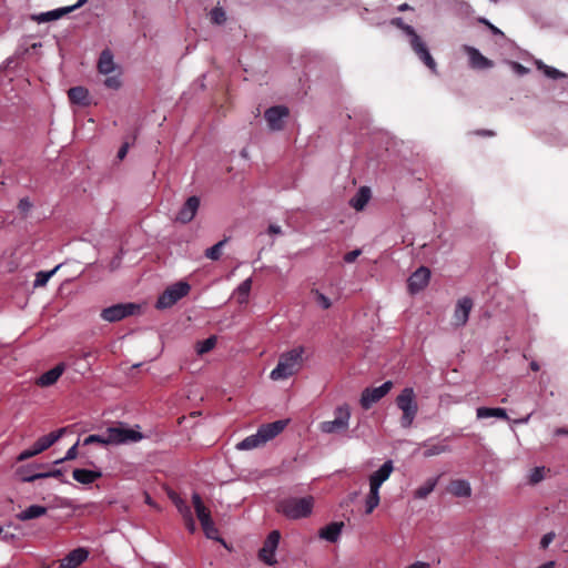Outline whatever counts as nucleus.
<instances>
[{
    "label": "nucleus",
    "mask_w": 568,
    "mask_h": 568,
    "mask_svg": "<svg viewBox=\"0 0 568 568\" xmlns=\"http://www.w3.org/2000/svg\"><path fill=\"white\" fill-rule=\"evenodd\" d=\"M311 293L314 295L315 302L323 308L327 310L332 306L331 300L321 293L318 290H312Z\"/></svg>",
    "instance_id": "37998d69"
},
{
    "label": "nucleus",
    "mask_w": 568,
    "mask_h": 568,
    "mask_svg": "<svg viewBox=\"0 0 568 568\" xmlns=\"http://www.w3.org/2000/svg\"><path fill=\"white\" fill-rule=\"evenodd\" d=\"M192 503L200 523L210 520L211 511L204 506L201 496L197 493L192 495Z\"/></svg>",
    "instance_id": "cd10ccee"
},
{
    "label": "nucleus",
    "mask_w": 568,
    "mask_h": 568,
    "mask_svg": "<svg viewBox=\"0 0 568 568\" xmlns=\"http://www.w3.org/2000/svg\"><path fill=\"white\" fill-rule=\"evenodd\" d=\"M211 21L215 24H223L226 21V13L223 8L215 7L210 12Z\"/></svg>",
    "instance_id": "a19ab883"
},
{
    "label": "nucleus",
    "mask_w": 568,
    "mask_h": 568,
    "mask_svg": "<svg viewBox=\"0 0 568 568\" xmlns=\"http://www.w3.org/2000/svg\"><path fill=\"white\" fill-rule=\"evenodd\" d=\"M264 444H265V442L262 437V433H260L257 430L256 434L247 436L242 442H240L236 447L242 450H248V449L260 447Z\"/></svg>",
    "instance_id": "c756f323"
},
{
    "label": "nucleus",
    "mask_w": 568,
    "mask_h": 568,
    "mask_svg": "<svg viewBox=\"0 0 568 568\" xmlns=\"http://www.w3.org/2000/svg\"><path fill=\"white\" fill-rule=\"evenodd\" d=\"M145 503L152 507H156L155 503L152 500L151 496L145 493Z\"/></svg>",
    "instance_id": "69168bd1"
},
{
    "label": "nucleus",
    "mask_w": 568,
    "mask_h": 568,
    "mask_svg": "<svg viewBox=\"0 0 568 568\" xmlns=\"http://www.w3.org/2000/svg\"><path fill=\"white\" fill-rule=\"evenodd\" d=\"M379 489L373 486H369V493L365 500V514H372L375 508L379 505Z\"/></svg>",
    "instance_id": "2f4dec72"
},
{
    "label": "nucleus",
    "mask_w": 568,
    "mask_h": 568,
    "mask_svg": "<svg viewBox=\"0 0 568 568\" xmlns=\"http://www.w3.org/2000/svg\"><path fill=\"white\" fill-rule=\"evenodd\" d=\"M199 207L200 199L195 195L190 196L178 212L175 220L183 224L191 222L194 219Z\"/></svg>",
    "instance_id": "4468645a"
},
{
    "label": "nucleus",
    "mask_w": 568,
    "mask_h": 568,
    "mask_svg": "<svg viewBox=\"0 0 568 568\" xmlns=\"http://www.w3.org/2000/svg\"><path fill=\"white\" fill-rule=\"evenodd\" d=\"M216 345V337L210 336L206 339L197 343L196 352L199 355H203L212 351Z\"/></svg>",
    "instance_id": "4c0bfd02"
},
{
    "label": "nucleus",
    "mask_w": 568,
    "mask_h": 568,
    "mask_svg": "<svg viewBox=\"0 0 568 568\" xmlns=\"http://www.w3.org/2000/svg\"><path fill=\"white\" fill-rule=\"evenodd\" d=\"M481 23H484L485 26L488 27V29L494 33V34H501L503 36V32L497 28L495 27L494 24H491L487 19H480L479 20Z\"/></svg>",
    "instance_id": "4d7b16f0"
},
{
    "label": "nucleus",
    "mask_w": 568,
    "mask_h": 568,
    "mask_svg": "<svg viewBox=\"0 0 568 568\" xmlns=\"http://www.w3.org/2000/svg\"><path fill=\"white\" fill-rule=\"evenodd\" d=\"M73 479L83 485H90L102 477V473L84 468H75L72 471Z\"/></svg>",
    "instance_id": "4be33fe9"
},
{
    "label": "nucleus",
    "mask_w": 568,
    "mask_h": 568,
    "mask_svg": "<svg viewBox=\"0 0 568 568\" xmlns=\"http://www.w3.org/2000/svg\"><path fill=\"white\" fill-rule=\"evenodd\" d=\"M65 365L60 363L55 365L53 368L43 373L36 382V384L40 387H48L57 383L60 376L63 374Z\"/></svg>",
    "instance_id": "6ab92c4d"
},
{
    "label": "nucleus",
    "mask_w": 568,
    "mask_h": 568,
    "mask_svg": "<svg viewBox=\"0 0 568 568\" xmlns=\"http://www.w3.org/2000/svg\"><path fill=\"white\" fill-rule=\"evenodd\" d=\"M394 470V465L392 460L385 462L379 469L374 471L369 476V486L381 488V486L389 478Z\"/></svg>",
    "instance_id": "f3484780"
},
{
    "label": "nucleus",
    "mask_w": 568,
    "mask_h": 568,
    "mask_svg": "<svg viewBox=\"0 0 568 568\" xmlns=\"http://www.w3.org/2000/svg\"><path fill=\"white\" fill-rule=\"evenodd\" d=\"M59 267L58 265L49 272H38L34 280V287L44 286Z\"/></svg>",
    "instance_id": "ea45409f"
},
{
    "label": "nucleus",
    "mask_w": 568,
    "mask_h": 568,
    "mask_svg": "<svg viewBox=\"0 0 568 568\" xmlns=\"http://www.w3.org/2000/svg\"><path fill=\"white\" fill-rule=\"evenodd\" d=\"M171 498L173 499L179 511L181 513L183 519L185 518L186 515H192L191 508L181 498L173 496H171Z\"/></svg>",
    "instance_id": "a18cd8bd"
},
{
    "label": "nucleus",
    "mask_w": 568,
    "mask_h": 568,
    "mask_svg": "<svg viewBox=\"0 0 568 568\" xmlns=\"http://www.w3.org/2000/svg\"><path fill=\"white\" fill-rule=\"evenodd\" d=\"M183 520H184L186 529L191 534H193L196 530V526H195V521H194L193 515H186Z\"/></svg>",
    "instance_id": "864d4df0"
},
{
    "label": "nucleus",
    "mask_w": 568,
    "mask_h": 568,
    "mask_svg": "<svg viewBox=\"0 0 568 568\" xmlns=\"http://www.w3.org/2000/svg\"><path fill=\"white\" fill-rule=\"evenodd\" d=\"M477 134L483 135V136H494L495 135V133L490 130L478 131Z\"/></svg>",
    "instance_id": "0e129e2a"
},
{
    "label": "nucleus",
    "mask_w": 568,
    "mask_h": 568,
    "mask_svg": "<svg viewBox=\"0 0 568 568\" xmlns=\"http://www.w3.org/2000/svg\"><path fill=\"white\" fill-rule=\"evenodd\" d=\"M267 232H268V234H281L282 230H281V226L271 224L267 229Z\"/></svg>",
    "instance_id": "052dcab7"
},
{
    "label": "nucleus",
    "mask_w": 568,
    "mask_h": 568,
    "mask_svg": "<svg viewBox=\"0 0 568 568\" xmlns=\"http://www.w3.org/2000/svg\"><path fill=\"white\" fill-rule=\"evenodd\" d=\"M45 513H47V508L44 506L32 505V506L28 507L26 510L19 513L17 515V518L19 520L26 521V520H30V519H34V518L41 517Z\"/></svg>",
    "instance_id": "7c9ffc66"
},
{
    "label": "nucleus",
    "mask_w": 568,
    "mask_h": 568,
    "mask_svg": "<svg viewBox=\"0 0 568 568\" xmlns=\"http://www.w3.org/2000/svg\"><path fill=\"white\" fill-rule=\"evenodd\" d=\"M98 70L102 74H109L115 70L113 54L109 49H104L101 52L98 61Z\"/></svg>",
    "instance_id": "393cba45"
},
{
    "label": "nucleus",
    "mask_w": 568,
    "mask_h": 568,
    "mask_svg": "<svg viewBox=\"0 0 568 568\" xmlns=\"http://www.w3.org/2000/svg\"><path fill=\"white\" fill-rule=\"evenodd\" d=\"M225 243H226V240H222V241L217 242L216 244H214L213 246L209 247L204 253L205 257H207L212 261H217L222 255V248L225 245Z\"/></svg>",
    "instance_id": "c9c22d12"
},
{
    "label": "nucleus",
    "mask_w": 568,
    "mask_h": 568,
    "mask_svg": "<svg viewBox=\"0 0 568 568\" xmlns=\"http://www.w3.org/2000/svg\"><path fill=\"white\" fill-rule=\"evenodd\" d=\"M191 290V286L186 282H178L169 286L158 298L156 308L164 310L173 306L182 297L186 296Z\"/></svg>",
    "instance_id": "0eeeda50"
},
{
    "label": "nucleus",
    "mask_w": 568,
    "mask_h": 568,
    "mask_svg": "<svg viewBox=\"0 0 568 568\" xmlns=\"http://www.w3.org/2000/svg\"><path fill=\"white\" fill-rule=\"evenodd\" d=\"M390 23L400 30H403L410 38V47L415 54L424 62V64L429 68L434 73L437 72V64L429 53L427 45L420 37L416 33L414 28L409 24H406L402 18H393Z\"/></svg>",
    "instance_id": "7ed1b4c3"
},
{
    "label": "nucleus",
    "mask_w": 568,
    "mask_h": 568,
    "mask_svg": "<svg viewBox=\"0 0 568 568\" xmlns=\"http://www.w3.org/2000/svg\"><path fill=\"white\" fill-rule=\"evenodd\" d=\"M281 534L278 530H273L266 537L263 547L258 551V558L267 566H273L275 560V550L278 546Z\"/></svg>",
    "instance_id": "9d476101"
},
{
    "label": "nucleus",
    "mask_w": 568,
    "mask_h": 568,
    "mask_svg": "<svg viewBox=\"0 0 568 568\" xmlns=\"http://www.w3.org/2000/svg\"><path fill=\"white\" fill-rule=\"evenodd\" d=\"M140 306L134 303H120L106 307L102 311L101 317L106 322H119L128 316L135 314Z\"/></svg>",
    "instance_id": "6e6552de"
},
{
    "label": "nucleus",
    "mask_w": 568,
    "mask_h": 568,
    "mask_svg": "<svg viewBox=\"0 0 568 568\" xmlns=\"http://www.w3.org/2000/svg\"><path fill=\"white\" fill-rule=\"evenodd\" d=\"M477 418H488V417H497L505 420H508V415L506 409L504 408H490V407H478L476 410Z\"/></svg>",
    "instance_id": "c85d7f7f"
},
{
    "label": "nucleus",
    "mask_w": 568,
    "mask_h": 568,
    "mask_svg": "<svg viewBox=\"0 0 568 568\" xmlns=\"http://www.w3.org/2000/svg\"><path fill=\"white\" fill-rule=\"evenodd\" d=\"M63 476V473L61 469H53V470H50V471H47V473H38V474H33V475H30V476H27L24 477V481H34L37 479H40V478H48V477H53V478H59L61 479V477Z\"/></svg>",
    "instance_id": "e433bc0d"
},
{
    "label": "nucleus",
    "mask_w": 568,
    "mask_h": 568,
    "mask_svg": "<svg viewBox=\"0 0 568 568\" xmlns=\"http://www.w3.org/2000/svg\"><path fill=\"white\" fill-rule=\"evenodd\" d=\"M304 351L303 346H298L283 353L278 358L276 367L271 372L270 377L273 381H284L297 374L303 366Z\"/></svg>",
    "instance_id": "f257e3e1"
},
{
    "label": "nucleus",
    "mask_w": 568,
    "mask_h": 568,
    "mask_svg": "<svg viewBox=\"0 0 568 568\" xmlns=\"http://www.w3.org/2000/svg\"><path fill=\"white\" fill-rule=\"evenodd\" d=\"M78 446H79V440L68 449V452L63 458L55 460L54 464H61L65 460L75 459L78 456Z\"/></svg>",
    "instance_id": "de8ad7c7"
},
{
    "label": "nucleus",
    "mask_w": 568,
    "mask_h": 568,
    "mask_svg": "<svg viewBox=\"0 0 568 568\" xmlns=\"http://www.w3.org/2000/svg\"><path fill=\"white\" fill-rule=\"evenodd\" d=\"M314 507V498L306 497H287L280 500L276 510L288 519L306 518L312 514Z\"/></svg>",
    "instance_id": "f03ea898"
},
{
    "label": "nucleus",
    "mask_w": 568,
    "mask_h": 568,
    "mask_svg": "<svg viewBox=\"0 0 568 568\" xmlns=\"http://www.w3.org/2000/svg\"><path fill=\"white\" fill-rule=\"evenodd\" d=\"M555 539V532L550 531L542 536L540 540V548L546 549Z\"/></svg>",
    "instance_id": "603ef678"
},
{
    "label": "nucleus",
    "mask_w": 568,
    "mask_h": 568,
    "mask_svg": "<svg viewBox=\"0 0 568 568\" xmlns=\"http://www.w3.org/2000/svg\"><path fill=\"white\" fill-rule=\"evenodd\" d=\"M36 455H38V452L32 446L31 448L21 452L20 455L18 456V460L23 462V460H27V459L36 456Z\"/></svg>",
    "instance_id": "3c124183"
},
{
    "label": "nucleus",
    "mask_w": 568,
    "mask_h": 568,
    "mask_svg": "<svg viewBox=\"0 0 568 568\" xmlns=\"http://www.w3.org/2000/svg\"><path fill=\"white\" fill-rule=\"evenodd\" d=\"M139 425H136V429H134L126 427L124 423H116L108 427L109 443L111 446L138 443L144 438L143 434L139 432Z\"/></svg>",
    "instance_id": "39448f33"
},
{
    "label": "nucleus",
    "mask_w": 568,
    "mask_h": 568,
    "mask_svg": "<svg viewBox=\"0 0 568 568\" xmlns=\"http://www.w3.org/2000/svg\"><path fill=\"white\" fill-rule=\"evenodd\" d=\"M371 199V190L362 186L357 193L351 199L349 204L356 211H362Z\"/></svg>",
    "instance_id": "a878e982"
},
{
    "label": "nucleus",
    "mask_w": 568,
    "mask_h": 568,
    "mask_svg": "<svg viewBox=\"0 0 568 568\" xmlns=\"http://www.w3.org/2000/svg\"><path fill=\"white\" fill-rule=\"evenodd\" d=\"M74 10V7H64L59 8L52 11L43 12L37 16H32V20L37 21L38 23L49 22L53 20H58L65 16L67 13H70Z\"/></svg>",
    "instance_id": "5701e85b"
},
{
    "label": "nucleus",
    "mask_w": 568,
    "mask_h": 568,
    "mask_svg": "<svg viewBox=\"0 0 568 568\" xmlns=\"http://www.w3.org/2000/svg\"><path fill=\"white\" fill-rule=\"evenodd\" d=\"M437 478H429L424 485L414 491V497L417 499L426 498L436 487Z\"/></svg>",
    "instance_id": "72a5a7b5"
},
{
    "label": "nucleus",
    "mask_w": 568,
    "mask_h": 568,
    "mask_svg": "<svg viewBox=\"0 0 568 568\" xmlns=\"http://www.w3.org/2000/svg\"><path fill=\"white\" fill-rule=\"evenodd\" d=\"M362 254V251L361 250H354V251H351V252H347L345 255H344V261L346 263H353L356 261V258Z\"/></svg>",
    "instance_id": "5fc2aeb1"
},
{
    "label": "nucleus",
    "mask_w": 568,
    "mask_h": 568,
    "mask_svg": "<svg viewBox=\"0 0 568 568\" xmlns=\"http://www.w3.org/2000/svg\"><path fill=\"white\" fill-rule=\"evenodd\" d=\"M554 435L555 436H560V435H567L568 436V428L558 427V428L555 429Z\"/></svg>",
    "instance_id": "e2e57ef3"
},
{
    "label": "nucleus",
    "mask_w": 568,
    "mask_h": 568,
    "mask_svg": "<svg viewBox=\"0 0 568 568\" xmlns=\"http://www.w3.org/2000/svg\"><path fill=\"white\" fill-rule=\"evenodd\" d=\"M32 204L31 202L29 201V199L24 197V199H21L18 203V209L20 210V212L22 213H27L30 211Z\"/></svg>",
    "instance_id": "6e6d98bb"
},
{
    "label": "nucleus",
    "mask_w": 568,
    "mask_h": 568,
    "mask_svg": "<svg viewBox=\"0 0 568 568\" xmlns=\"http://www.w3.org/2000/svg\"><path fill=\"white\" fill-rule=\"evenodd\" d=\"M171 498L173 499L179 511L181 513L183 519L185 518L186 515H192L191 508L181 498L173 496H171Z\"/></svg>",
    "instance_id": "49530a36"
},
{
    "label": "nucleus",
    "mask_w": 568,
    "mask_h": 568,
    "mask_svg": "<svg viewBox=\"0 0 568 568\" xmlns=\"http://www.w3.org/2000/svg\"><path fill=\"white\" fill-rule=\"evenodd\" d=\"M430 272L427 267H419L408 278V288L412 294H415L425 288L429 282Z\"/></svg>",
    "instance_id": "2eb2a0df"
},
{
    "label": "nucleus",
    "mask_w": 568,
    "mask_h": 568,
    "mask_svg": "<svg viewBox=\"0 0 568 568\" xmlns=\"http://www.w3.org/2000/svg\"><path fill=\"white\" fill-rule=\"evenodd\" d=\"M343 528V521H333L318 530V537L333 544L337 542Z\"/></svg>",
    "instance_id": "a211bd4d"
},
{
    "label": "nucleus",
    "mask_w": 568,
    "mask_h": 568,
    "mask_svg": "<svg viewBox=\"0 0 568 568\" xmlns=\"http://www.w3.org/2000/svg\"><path fill=\"white\" fill-rule=\"evenodd\" d=\"M251 288L252 278H246L240 284L235 293L236 300L240 304L247 303Z\"/></svg>",
    "instance_id": "473e14b6"
},
{
    "label": "nucleus",
    "mask_w": 568,
    "mask_h": 568,
    "mask_svg": "<svg viewBox=\"0 0 568 568\" xmlns=\"http://www.w3.org/2000/svg\"><path fill=\"white\" fill-rule=\"evenodd\" d=\"M395 404L402 412L400 426L410 428L419 410L414 388L405 387L395 398Z\"/></svg>",
    "instance_id": "20e7f679"
},
{
    "label": "nucleus",
    "mask_w": 568,
    "mask_h": 568,
    "mask_svg": "<svg viewBox=\"0 0 568 568\" xmlns=\"http://www.w3.org/2000/svg\"><path fill=\"white\" fill-rule=\"evenodd\" d=\"M100 444L102 446H111L109 443L108 428L103 434H92L84 438L83 445Z\"/></svg>",
    "instance_id": "f704fd0d"
},
{
    "label": "nucleus",
    "mask_w": 568,
    "mask_h": 568,
    "mask_svg": "<svg viewBox=\"0 0 568 568\" xmlns=\"http://www.w3.org/2000/svg\"><path fill=\"white\" fill-rule=\"evenodd\" d=\"M410 9H412V7L407 3H403L398 7L399 11H406V10H410Z\"/></svg>",
    "instance_id": "774afa93"
},
{
    "label": "nucleus",
    "mask_w": 568,
    "mask_h": 568,
    "mask_svg": "<svg viewBox=\"0 0 568 568\" xmlns=\"http://www.w3.org/2000/svg\"><path fill=\"white\" fill-rule=\"evenodd\" d=\"M67 427H62L58 430L51 432L48 435L41 436L36 440L33 447L36 448L38 454H40L50 448L54 443H57L67 433Z\"/></svg>",
    "instance_id": "dca6fc26"
},
{
    "label": "nucleus",
    "mask_w": 568,
    "mask_h": 568,
    "mask_svg": "<svg viewBox=\"0 0 568 568\" xmlns=\"http://www.w3.org/2000/svg\"><path fill=\"white\" fill-rule=\"evenodd\" d=\"M447 450H448V447L446 445L435 444V445L426 446V449L424 450L423 454L425 457H432V456L440 455Z\"/></svg>",
    "instance_id": "79ce46f5"
},
{
    "label": "nucleus",
    "mask_w": 568,
    "mask_h": 568,
    "mask_svg": "<svg viewBox=\"0 0 568 568\" xmlns=\"http://www.w3.org/2000/svg\"><path fill=\"white\" fill-rule=\"evenodd\" d=\"M89 557V550L82 547L73 549L59 560V568H78Z\"/></svg>",
    "instance_id": "ddd939ff"
},
{
    "label": "nucleus",
    "mask_w": 568,
    "mask_h": 568,
    "mask_svg": "<svg viewBox=\"0 0 568 568\" xmlns=\"http://www.w3.org/2000/svg\"><path fill=\"white\" fill-rule=\"evenodd\" d=\"M69 100L79 105H88L89 101V91L83 87H73L68 91Z\"/></svg>",
    "instance_id": "bb28decb"
},
{
    "label": "nucleus",
    "mask_w": 568,
    "mask_h": 568,
    "mask_svg": "<svg viewBox=\"0 0 568 568\" xmlns=\"http://www.w3.org/2000/svg\"><path fill=\"white\" fill-rule=\"evenodd\" d=\"M406 568H430V565L425 561H415Z\"/></svg>",
    "instance_id": "bf43d9fd"
},
{
    "label": "nucleus",
    "mask_w": 568,
    "mask_h": 568,
    "mask_svg": "<svg viewBox=\"0 0 568 568\" xmlns=\"http://www.w3.org/2000/svg\"><path fill=\"white\" fill-rule=\"evenodd\" d=\"M469 57V63L473 69H489L493 67V61L484 57L477 49L473 47H465Z\"/></svg>",
    "instance_id": "aec40b11"
},
{
    "label": "nucleus",
    "mask_w": 568,
    "mask_h": 568,
    "mask_svg": "<svg viewBox=\"0 0 568 568\" xmlns=\"http://www.w3.org/2000/svg\"><path fill=\"white\" fill-rule=\"evenodd\" d=\"M473 308V301L469 297H463L457 301L454 315H453V325L456 327H460L466 325L469 313Z\"/></svg>",
    "instance_id": "f8f14e48"
},
{
    "label": "nucleus",
    "mask_w": 568,
    "mask_h": 568,
    "mask_svg": "<svg viewBox=\"0 0 568 568\" xmlns=\"http://www.w3.org/2000/svg\"><path fill=\"white\" fill-rule=\"evenodd\" d=\"M554 567H555L554 561H547V562L542 564L541 566H539L538 568H554Z\"/></svg>",
    "instance_id": "338daca9"
},
{
    "label": "nucleus",
    "mask_w": 568,
    "mask_h": 568,
    "mask_svg": "<svg viewBox=\"0 0 568 568\" xmlns=\"http://www.w3.org/2000/svg\"><path fill=\"white\" fill-rule=\"evenodd\" d=\"M544 478V467H536L534 468L531 476H530V483L537 484Z\"/></svg>",
    "instance_id": "8fccbe9b"
},
{
    "label": "nucleus",
    "mask_w": 568,
    "mask_h": 568,
    "mask_svg": "<svg viewBox=\"0 0 568 568\" xmlns=\"http://www.w3.org/2000/svg\"><path fill=\"white\" fill-rule=\"evenodd\" d=\"M290 114V110L285 105H275L268 108L264 118L267 122V125L273 131H280L284 126V119H286Z\"/></svg>",
    "instance_id": "9b49d317"
},
{
    "label": "nucleus",
    "mask_w": 568,
    "mask_h": 568,
    "mask_svg": "<svg viewBox=\"0 0 568 568\" xmlns=\"http://www.w3.org/2000/svg\"><path fill=\"white\" fill-rule=\"evenodd\" d=\"M128 150H129V144L128 143H124L118 151V159L119 160H123L128 153Z\"/></svg>",
    "instance_id": "13d9d810"
},
{
    "label": "nucleus",
    "mask_w": 568,
    "mask_h": 568,
    "mask_svg": "<svg viewBox=\"0 0 568 568\" xmlns=\"http://www.w3.org/2000/svg\"><path fill=\"white\" fill-rule=\"evenodd\" d=\"M104 85L109 89L118 90L121 87V80L116 75L108 77L104 80Z\"/></svg>",
    "instance_id": "09e8293b"
},
{
    "label": "nucleus",
    "mask_w": 568,
    "mask_h": 568,
    "mask_svg": "<svg viewBox=\"0 0 568 568\" xmlns=\"http://www.w3.org/2000/svg\"><path fill=\"white\" fill-rule=\"evenodd\" d=\"M201 526H202V529H203L205 536L209 539L219 540V530L215 527L214 521L212 520V518L210 520H207V521L202 523Z\"/></svg>",
    "instance_id": "58836bf2"
},
{
    "label": "nucleus",
    "mask_w": 568,
    "mask_h": 568,
    "mask_svg": "<svg viewBox=\"0 0 568 568\" xmlns=\"http://www.w3.org/2000/svg\"><path fill=\"white\" fill-rule=\"evenodd\" d=\"M538 68L542 69L544 73L551 79H560V78L565 77V74L561 71H559L555 68H551V67H548V65H545L541 63L538 65Z\"/></svg>",
    "instance_id": "c03bdc74"
},
{
    "label": "nucleus",
    "mask_w": 568,
    "mask_h": 568,
    "mask_svg": "<svg viewBox=\"0 0 568 568\" xmlns=\"http://www.w3.org/2000/svg\"><path fill=\"white\" fill-rule=\"evenodd\" d=\"M394 384L392 381L385 382L383 385L378 387H367L362 392L361 396V406L364 409H369L375 403L381 400L384 396H386Z\"/></svg>",
    "instance_id": "1a4fd4ad"
},
{
    "label": "nucleus",
    "mask_w": 568,
    "mask_h": 568,
    "mask_svg": "<svg viewBox=\"0 0 568 568\" xmlns=\"http://www.w3.org/2000/svg\"><path fill=\"white\" fill-rule=\"evenodd\" d=\"M448 491L456 497H470L471 487L467 480L455 479L448 485Z\"/></svg>",
    "instance_id": "b1692460"
},
{
    "label": "nucleus",
    "mask_w": 568,
    "mask_h": 568,
    "mask_svg": "<svg viewBox=\"0 0 568 568\" xmlns=\"http://www.w3.org/2000/svg\"><path fill=\"white\" fill-rule=\"evenodd\" d=\"M513 67H514V69H515L518 73H520V74H524V73H526V72H527V69H526L525 67H523V65H521L520 63H518V62H514V63H513Z\"/></svg>",
    "instance_id": "680f3d73"
},
{
    "label": "nucleus",
    "mask_w": 568,
    "mask_h": 568,
    "mask_svg": "<svg viewBox=\"0 0 568 568\" xmlns=\"http://www.w3.org/2000/svg\"><path fill=\"white\" fill-rule=\"evenodd\" d=\"M351 418V408L347 404L338 406L334 412L333 420L320 424V430L325 434H335L347 430Z\"/></svg>",
    "instance_id": "423d86ee"
},
{
    "label": "nucleus",
    "mask_w": 568,
    "mask_h": 568,
    "mask_svg": "<svg viewBox=\"0 0 568 568\" xmlns=\"http://www.w3.org/2000/svg\"><path fill=\"white\" fill-rule=\"evenodd\" d=\"M286 420H276L270 424L262 425L258 428V432L262 433L264 442L267 443L268 440L273 439L278 434H281L286 427Z\"/></svg>",
    "instance_id": "412c9836"
}]
</instances>
